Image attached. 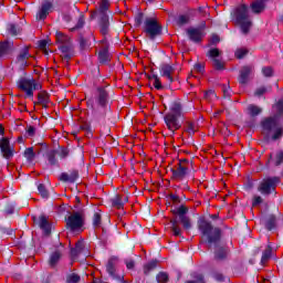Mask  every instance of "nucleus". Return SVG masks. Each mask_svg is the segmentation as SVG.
<instances>
[{
    "label": "nucleus",
    "instance_id": "nucleus-1",
    "mask_svg": "<svg viewBox=\"0 0 283 283\" xmlns=\"http://www.w3.org/2000/svg\"><path fill=\"white\" fill-rule=\"evenodd\" d=\"M182 117V105L176 101L170 104V112L164 117L167 128L171 134H176L177 129H180V118Z\"/></svg>",
    "mask_w": 283,
    "mask_h": 283
},
{
    "label": "nucleus",
    "instance_id": "nucleus-2",
    "mask_svg": "<svg viewBox=\"0 0 283 283\" xmlns=\"http://www.w3.org/2000/svg\"><path fill=\"white\" fill-rule=\"evenodd\" d=\"M18 90L24 92L27 98H34V92L43 90V85L39 78L31 75H23L17 81Z\"/></svg>",
    "mask_w": 283,
    "mask_h": 283
},
{
    "label": "nucleus",
    "instance_id": "nucleus-3",
    "mask_svg": "<svg viewBox=\"0 0 283 283\" xmlns=\"http://www.w3.org/2000/svg\"><path fill=\"white\" fill-rule=\"evenodd\" d=\"M233 17L240 25L241 32L243 34H249V30H251L252 25L251 20L249 19V8L244 4L238 7L233 12Z\"/></svg>",
    "mask_w": 283,
    "mask_h": 283
},
{
    "label": "nucleus",
    "instance_id": "nucleus-4",
    "mask_svg": "<svg viewBox=\"0 0 283 283\" xmlns=\"http://www.w3.org/2000/svg\"><path fill=\"white\" fill-rule=\"evenodd\" d=\"M199 230L208 241V244H216L220 240V230L213 229L211 223L205 219L199 220Z\"/></svg>",
    "mask_w": 283,
    "mask_h": 283
},
{
    "label": "nucleus",
    "instance_id": "nucleus-5",
    "mask_svg": "<svg viewBox=\"0 0 283 283\" xmlns=\"http://www.w3.org/2000/svg\"><path fill=\"white\" fill-rule=\"evenodd\" d=\"M107 10H109V0H101L96 14L99 19L102 34H107L109 30V15H107Z\"/></svg>",
    "mask_w": 283,
    "mask_h": 283
},
{
    "label": "nucleus",
    "instance_id": "nucleus-6",
    "mask_svg": "<svg viewBox=\"0 0 283 283\" xmlns=\"http://www.w3.org/2000/svg\"><path fill=\"white\" fill-rule=\"evenodd\" d=\"M264 132H272V140L282 138L283 129L280 126V116L270 117L262 123Z\"/></svg>",
    "mask_w": 283,
    "mask_h": 283
},
{
    "label": "nucleus",
    "instance_id": "nucleus-7",
    "mask_svg": "<svg viewBox=\"0 0 283 283\" xmlns=\"http://www.w3.org/2000/svg\"><path fill=\"white\" fill-rule=\"evenodd\" d=\"M30 59H32V55H30V50L25 46L19 53L13 64V70H17L18 72H25V70H28V65H30Z\"/></svg>",
    "mask_w": 283,
    "mask_h": 283
},
{
    "label": "nucleus",
    "instance_id": "nucleus-8",
    "mask_svg": "<svg viewBox=\"0 0 283 283\" xmlns=\"http://www.w3.org/2000/svg\"><path fill=\"white\" fill-rule=\"evenodd\" d=\"M187 165H189V161L184 159L177 164L176 168L171 169L172 180H178L180 182L189 178V166Z\"/></svg>",
    "mask_w": 283,
    "mask_h": 283
},
{
    "label": "nucleus",
    "instance_id": "nucleus-9",
    "mask_svg": "<svg viewBox=\"0 0 283 283\" xmlns=\"http://www.w3.org/2000/svg\"><path fill=\"white\" fill-rule=\"evenodd\" d=\"M55 38L57 43H61L60 50L63 53L64 60L70 61V59H72V45H70V36L57 32Z\"/></svg>",
    "mask_w": 283,
    "mask_h": 283
},
{
    "label": "nucleus",
    "instance_id": "nucleus-10",
    "mask_svg": "<svg viewBox=\"0 0 283 283\" xmlns=\"http://www.w3.org/2000/svg\"><path fill=\"white\" fill-rule=\"evenodd\" d=\"M83 224H85V220L83 219V214L78 212H74L66 219V227L71 231H81L83 229Z\"/></svg>",
    "mask_w": 283,
    "mask_h": 283
},
{
    "label": "nucleus",
    "instance_id": "nucleus-11",
    "mask_svg": "<svg viewBox=\"0 0 283 283\" xmlns=\"http://www.w3.org/2000/svg\"><path fill=\"white\" fill-rule=\"evenodd\" d=\"M147 78H153V85L156 90H163V83H172L174 77L171 76V72H164L161 73V80L158 78L157 75H149L148 73H145Z\"/></svg>",
    "mask_w": 283,
    "mask_h": 283
},
{
    "label": "nucleus",
    "instance_id": "nucleus-12",
    "mask_svg": "<svg viewBox=\"0 0 283 283\" xmlns=\"http://www.w3.org/2000/svg\"><path fill=\"white\" fill-rule=\"evenodd\" d=\"M279 182H280V179L277 177L265 178L261 181L259 186V191L263 196H269V193H271V190L275 189V185H277Z\"/></svg>",
    "mask_w": 283,
    "mask_h": 283
},
{
    "label": "nucleus",
    "instance_id": "nucleus-13",
    "mask_svg": "<svg viewBox=\"0 0 283 283\" xmlns=\"http://www.w3.org/2000/svg\"><path fill=\"white\" fill-rule=\"evenodd\" d=\"M145 32L150 39H154L160 34V25L156 20L147 19L145 21Z\"/></svg>",
    "mask_w": 283,
    "mask_h": 283
},
{
    "label": "nucleus",
    "instance_id": "nucleus-14",
    "mask_svg": "<svg viewBox=\"0 0 283 283\" xmlns=\"http://www.w3.org/2000/svg\"><path fill=\"white\" fill-rule=\"evenodd\" d=\"M50 12H52V1L45 0L44 2H42L41 7L39 8L35 14L36 21H45Z\"/></svg>",
    "mask_w": 283,
    "mask_h": 283
},
{
    "label": "nucleus",
    "instance_id": "nucleus-15",
    "mask_svg": "<svg viewBox=\"0 0 283 283\" xmlns=\"http://www.w3.org/2000/svg\"><path fill=\"white\" fill-rule=\"evenodd\" d=\"M186 32L189 40L193 43H200L205 38V31H202V28H189Z\"/></svg>",
    "mask_w": 283,
    "mask_h": 283
},
{
    "label": "nucleus",
    "instance_id": "nucleus-16",
    "mask_svg": "<svg viewBox=\"0 0 283 283\" xmlns=\"http://www.w3.org/2000/svg\"><path fill=\"white\" fill-rule=\"evenodd\" d=\"M0 149L2 151L3 158H12L14 156V148L10 146V140L8 138H2L0 140Z\"/></svg>",
    "mask_w": 283,
    "mask_h": 283
},
{
    "label": "nucleus",
    "instance_id": "nucleus-17",
    "mask_svg": "<svg viewBox=\"0 0 283 283\" xmlns=\"http://www.w3.org/2000/svg\"><path fill=\"white\" fill-rule=\"evenodd\" d=\"M106 271L113 280H117V282H123V274H118V270L116 269V263L114 259L109 260L106 265Z\"/></svg>",
    "mask_w": 283,
    "mask_h": 283
},
{
    "label": "nucleus",
    "instance_id": "nucleus-18",
    "mask_svg": "<svg viewBox=\"0 0 283 283\" xmlns=\"http://www.w3.org/2000/svg\"><path fill=\"white\" fill-rule=\"evenodd\" d=\"M208 55L210 56V59H212L213 61V66L216 67V70H224V62L220 61L218 57L220 56V50L218 49H211L208 52Z\"/></svg>",
    "mask_w": 283,
    "mask_h": 283
},
{
    "label": "nucleus",
    "instance_id": "nucleus-19",
    "mask_svg": "<svg viewBox=\"0 0 283 283\" xmlns=\"http://www.w3.org/2000/svg\"><path fill=\"white\" fill-rule=\"evenodd\" d=\"M266 1L269 0H255L254 2H252V12H254V14H260V12H263L264 8H266Z\"/></svg>",
    "mask_w": 283,
    "mask_h": 283
},
{
    "label": "nucleus",
    "instance_id": "nucleus-20",
    "mask_svg": "<svg viewBox=\"0 0 283 283\" xmlns=\"http://www.w3.org/2000/svg\"><path fill=\"white\" fill-rule=\"evenodd\" d=\"M107 103V91L105 87L97 88V104L104 107Z\"/></svg>",
    "mask_w": 283,
    "mask_h": 283
},
{
    "label": "nucleus",
    "instance_id": "nucleus-21",
    "mask_svg": "<svg viewBox=\"0 0 283 283\" xmlns=\"http://www.w3.org/2000/svg\"><path fill=\"white\" fill-rule=\"evenodd\" d=\"M76 178H78L77 172H64L60 176V180H62V182H76Z\"/></svg>",
    "mask_w": 283,
    "mask_h": 283
},
{
    "label": "nucleus",
    "instance_id": "nucleus-22",
    "mask_svg": "<svg viewBox=\"0 0 283 283\" xmlns=\"http://www.w3.org/2000/svg\"><path fill=\"white\" fill-rule=\"evenodd\" d=\"M39 227L44 233H50V231H52V226H50V222L45 217H40Z\"/></svg>",
    "mask_w": 283,
    "mask_h": 283
},
{
    "label": "nucleus",
    "instance_id": "nucleus-23",
    "mask_svg": "<svg viewBox=\"0 0 283 283\" xmlns=\"http://www.w3.org/2000/svg\"><path fill=\"white\" fill-rule=\"evenodd\" d=\"M127 197H120L118 195H116L113 199V207H117V209H122L123 205H125V202H127Z\"/></svg>",
    "mask_w": 283,
    "mask_h": 283
},
{
    "label": "nucleus",
    "instance_id": "nucleus-24",
    "mask_svg": "<svg viewBox=\"0 0 283 283\" xmlns=\"http://www.w3.org/2000/svg\"><path fill=\"white\" fill-rule=\"evenodd\" d=\"M249 116H259V114H262V108L260 106H255L253 104L249 105L248 108Z\"/></svg>",
    "mask_w": 283,
    "mask_h": 283
},
{
    "label": "nucleus",
    "instance_id": "nucleus-25",
    "mask_svg": "<svg viewBox=\"0 0 283 283\" xmlns=\"http://www.w3.org/2000/svg\"><path fill=\"white\" fill-rule=\"evenodd\" d=\"M99 63H107L109 61V52L107 51V48H104L98 53Z\"/></svg>",
    "mask_w": 283,
    "mask_h": 283
},
{
    "label": "nucleus",
    "instance_id": "nucleus-26",
    "mask_svg": "<svg viewBox=\"0 0 283 283\" xmlns=\"http://www.w3.org/2000/svg\"><path fill=\"white\" fill-rule=\"evenodd\" d=\"M59 260H61V252L59 251L53 252L50 256V265L56 266V264L59 263Z\"/></svg>",
    "mask_w": 283,
    "mask_h": 283
},
{
    "label": "nucleus",
    "instance_id": "nucleus-27",
    "mask_svg": "<svg viewBox=\"0 0 283 283\" xmlns=\"http://www.w3.org/2000/svg\"><path fill=\"white\" fill-rule=\"evenodd\" d=\"M7 30L12 36H17V34L21 33V28L17 27L15 24H9Z\"/></svg>",
    "mask_w": 283,
    "mask_h": 283
},
{
    "label": "nucleus",
    "instance_id": "nucleus-28",
    "mask_svg": "<svg viewBox=\"0 0 283 283\" xmlns=\"http://www.w3.org/2000/svg\"><path fill=\"white\" fill-rule=\"evenodd\" d=\"M34 148L29 147L24 150V158H27L29 163H32V160H34Z\"/></svg>",
    "mask_w": 283,
    "mask_h": 283
},
{
    "label": "nucleus",
    "instance_id": "nucleus-29",
    "mask_svg": "<svg viewBox=\"0 0 283 283\" xmlns=\"http://www.w3.org/2000/svg\"><path fill=\"white\" fill-rule=\"evenodd\" d=\"M174 213H175L176 216H179V220L182 219V218H187V216H185V214L187 213V208L184 207V206H181V207H179V208H176V209L174 210Z\"/></svg>",
    "mask_w": 283,
    "mask_h": 283
},
{
    "label": "nucleus",
    "instance_id": "nucleus-30",
    "mask_svg": "<svg viewBox=\"0 0 283 283\" xmlns=\"http://www.w3.org/2000/svg\"><path fill=\"white\" fill-rule=\"evenodd\" d=\"M271 247H268V249L263 252L261 258V264H266V261L271 258Z\"/></svg>",
    "mask_w": 283,
    "mask_h": 283
},
{
    "label": "nucleus",
    "instance_id": "nucleus-31",
    "mask_svg": "<svg viewBox=\"0 0 283 283\" xmlns=\"http://www.w3.org/2000/svg\"><path fill=\"white\" fill-rule=\"evenodd\" d=\"M83 241H77V243L75 244V248L73 250H71L72 255H78V253H81L83 251Z\"/></svg>",
    "mask_w": 283,
    "mask_h": 283
},
{
    "label": "nucleus",
    "instance_id": "nucleus-32",
    "mask_svg": "<svg viewBox=\"0 0 283 283\" xmlns=\"http://www.w3.org/2000/svg\"><path fill=\"white\" fill-rule=\"evenodd\" d=\"M186 132H187V134H189V136H193V134H196V132H198V126H196V124H193V123H188V125L186 127Z\"/></svg>",
    "mask_w": 283,
    "mask_h": 283
},
{
    "label": "nucleus",
    "instance_id": "nucleus-33",
    "mask_svg": "<svg viewBox=\"0 0 283 283\" xmlns=\"http://www.w3.org/2000/svg\"><path fill=\"white\" fill-rule=\"evenodd\" d=\"M38 101L41 105L45 107L48 105V102L50 101V97L48 96V94L41 93L38 96Z\"/></svg>",
    "mask_w": 283,
    "mask_h": 283
},
{
    "label": "nucleus",
    "instance_id": "nucleus-34",
    "mask_svg": "<svg viewBox=\"0 0 283 283\" xmlns=\"http://www.w3.org/2000/svg\"><path fill=\"white\" fill-rule=\"evenodd\" d=\"M171 229H172L174 235L182 234V230L178 227V222L176 220L171 221Z\"/></svg>",
    "mask_w": 283,
    "mask_h": 283
},
{
    "label": "nucleus",
    "instance_id": "nucleus-35",
    "mask_svg": "<svg viewBox=\"0 0 283 283\" xmlns=\"http://www.w3.org/2000/svg\"><path fill=\"white\" fill-rule=\"evenodd\" d=\"M93 227H95V229L101 227V211H97V212L94 213V216H93Z\"/></svg>",
    "mask_w": 283,
    "mask_h": 283
},
{
    "label": "nucleus",
    "instance_id": "nucleus-36",
    "mask_svg": "<svg viewBox=\"0 0 283 283\" xmlns=\"http://www.w3.org/2000/svg\"><path fill=\"white\" fill-rule=\"evenodd\" d=\"M248 54H249V50H247V49H244V48L238 49V50L235 51V56H237L238 59H244Z\"/></svg>",
    "mask_w": 283,
    "mask_h": 283
},
{
    "label": "nucleus",
    "instance_id": "nucleus-37",
    "mask_svg": "<svg viewBox=\"0 0 283 283\" xmlns=\"http://www.w3.org/2000/svg\"><path fill=\"white\" fill-rule=\"evenodd\" d=\"M39 48H40V50H42L43 54H45V55L49 54V51H48V40L39 41Z\"/></svg>",
    "mask_w": 283,
    "mask_h": 283
},
{
    "label": "nucleus",
    "instance_id": "nucleus-38",
    "mask_svg": "<svg viewBox=\"0 0 283 283\" xmlns=\"http://www.w3.org/2000/svg\"><path fill=\"white\" fill-rule=\"evenodd\" d=\"M180 222L184 226V229H191V221L188 217H181Z\"/></svg>",
    "mask_w": 283,
    "mask_h": 283
},
{
    "label": "nucleus",
    "instance_id": "nucleus-39",
    "mask_svg": "<svg viewBox=\"0 0 283 283\" xmlns=\"http://www.w3.org/2000/svg\"><path fill=\"white\" fill-rule=\"evenodd\" d=\"M187 23H189V17L187 15H180L177 19V25H187Z\"/></svg>",
    "mask_w": 283,
    "mask_h": 283
},
{
    "label": "nucleus",
    "instance_id": "nucleus-40",
    "mask_svg": "<svg viewBox=\"0 0 283 283\" xmlns=\"http://www.w3.org/2000/svg\"><path fill=\"white\" fill-rule=\"evenodd\" d=\"M38 191L42 196V198H48V190L45 189V186H43V184L38 185Z\"/></svg>",
    "mask_w": 283,
    "mask_h": 283
},
{
    "label": "nucleus",
    "instance_id": "nucleus-41",
    "mask_svg": "<svg viewBox=\"0 0 283 283\" xmlns=\"http://www.w3.org/2000/svg\"><path fill=\"white\" fill-rule=\"evenodd\" d=\"M81 282V276L77 274H71L67 276V283H78Z\"/></svg>",
    "mask_w": 283,
    "mask_h": 283
},
{
    "label": "nucleus",
    "instance_id": "nucleus-42",
    "mask_svg": "<svg viewBox=\"0 0 283 283\" xmlns=\"http://www.w3.org/2000/svg\"><path fill=\"white\" fill-rule=\"evenodd\" d=\"M167 280H169V276L165 272H160L157 275V282H159V283H165V282H167Z\"/></svg>",
    "mask_w": 283,
    "mask_h": 283
},
{
    "label": "nucleus",
    "instance_id": "nucleus-43",
    "mask_svg": "<svg viewBox=\"0 0 283 283\" xmlns=\"http://www.w3.org/2000/svg\"><path fill=\"white\" fill-rule=\"evenodd\" d=\"M151 269H156V261H151L148 264H146L144 266V273H149V271H151Z\"/></svg>",
    "mask_w": 283,
    "mask_h": 283
},
{
    "label": "nucleus",
    "instance_id": "nucleus-44",
    "mask_svg": "<svg viewBox=\"0 0 283 283\" xmlns=\"http://www.w3.org/2000/svg\"><path fill=\"white\" fill-rule=\"evenodd\" d=\"M247 81H249V72L241 73L239 76V83L244 85V83H247Z\"/></svg>",
    "mask_w": 283,
    "mask_h": 283
},
{
    "label": "nucleus",
    "instance_id": "nucleus-45",
    "mask_svg": "<svg viewBox=\"0 0 283 283\" xmlns=\"http://www.w3.org/2000/svg\"><path fill=\"white\" fill-rule=\"evenodd\" d=\"M176 70H180L176 66H171L169 64H164L161 67V72H176Z\"/></svg>",
    "mask_w": 283,
    "mask_h": 283
},
{
    "label": "nucleus",
    "instance_id": "nucleus-46",
    "mask_svg": "<svg viewBox=\"0 0 283 283\" xmlns=\"http://www.w3.org/2000/svg\"><path fill=\"white\" fill-rule=\"evenodd\" d=\"M8 54V42L0 43V56Z\"/></svg>",
    "mask_w": 283,
    "mask_h": 283
},
{
    "label": "nucleus",
    "instance_id": "nucleus-47",
    "mask_svg": "<svg viewBox=\"0 0 283 283\" xmlns=\"http://www.w3.org/2000/svg\"><path fill=\"white\" fill-rule=\"evenodd\" d=\"M57 155L60 156V158H67V156H70V150H67L66 148H61L57 151Z\"/></svg>",
    "mask_w": 283,
    "mask_h": 283
},
{
    "label": "nucleus",
    "instance_id": "nucleus-48",
    "mask_svg": "<svg viewBox=\"0 0 283 283\" xmlns=\"http://www.w3.org/2000/svg\"><path fill=\"white\" fill-rule=\"evenodd\" d=\"M218 43H220V36L218 34H212L210 38V44L216 45Z\"/></svg>",
    "mask_w": 283,
    "mask_h": 283
},
{
    "label": "nucleus",
    "instance_id": "nucleus-49",
    "mask_svg": "<svg viewBox=\"0 0 283 283\" xmlns=\"http://www.w3.org/2000/svg\"><path fill=\"white\" fill-rule=\"evenodd\" d=\"M282 160H283V151H279L275 155V165H282Z\"/></svg>",
    "mask_w": 283,
    "mask_h": 283
},
{
    "label": "nucleus",
    "instance_id": "nucleus-50",
    "mask_svg": "<svg viewBox=\"0 0 283 283\" xmlns=\"http://www.w3.org/2000/svg\"><path fill=\"white\" fill-rule=\"evenodd\" d=\"M252 205H253L254 207H258V205H262V197H260V196H254V197H253Z\"/></svg>",
    "mask_w": 283,
    "mask_h": 283
},
{
    "label": "nucleus",
    "instance_id": "nucleus-51",
    "mask_svg": "<svg viewBox=\"0 0 283 283\" xmlns=\"http://www.w3.org/2000/svg\"><path fill=\"white\" fill-rule=\"evenodd\" d=\"M83 25H85V18L80 17L75 29L78 30L80 28H83Z\"/></svg>",
    "mask_w": 283,
    "mask_h": 283
},
{
    "label": "nucleus",
    "instance_id": "nucleus-52",
    "mask_svg": "<svg viewBox=\"0 0 283 283\" xmlns=\"http://www.w3.org/2000/svg\"><path fill=\"white\" fill-rule=\"evenodd\" d=\"M223 96L226 98H229V96H231V88L230 87H227V86L223 87Z\"/></svg>",
    "mask_w": 283,
    "mask_h": 283
},
{
    "label": "nucleus",
    "instance_id": "nucleus-53",
    "mask_svg": "<svg viewBox=\"0 0 283 283\" xmlns=\"http://www.w3.org/2000/svg\"><path fill=\"white\" fill-rule=\"evenodd\" d=\"M276 109L280 114H283V99L277 102Z\"/></svg>",
    "mask_w": 283,
    "mask_h": 283
},
{
    "label": "nucleus",
    "instance_id": "nucleus-54",
    "mask_svg": "<svg viewBox=\"0 0 283 283\" xmlns=\"http://www.w3.org/2000/svg\"><path fill=\"white\" fill-rule=\"evenodd\" d=\"M219 251H220V253H217L216 256L219 260H222V258H224V255H227V251H224V249H220Z\"/></svg>",
    "mask_w": 283,
    "mask_h": 283
},
{
    "label": "nucleus",
    "instance_id": "nucleus-55",
    "mask_svg": "<svg viewBox=\"0 0 283 283\" xmlns=\"http://www.w3.org/2000/svg\"><path fill=\"white\" fill-rule=\"evenodd\" d=\"M187 283H205L202 275H199L196 281H188Z\"/></svg>",
    "mask_w": 283,
    "mask_h": 283
},
{
    "label": "nucleus",
    "instance_id": "nucleus-56",
    "mask_svg": "<svg viewBox=\"0 0 283 283\" xmlns=\"http://www.w3.org/2000/svg\"><path fill=\"white\" fill-rule=\"evenodd\" d=\"M36 132V129L32 126H30L28 129H27V134L28 136H34V133Z\"/></svg>",
    "mask_w": 283,
    "mask_h": 283
},
{
    "label": "nucleus",
    "instance_id": "nucleus-57",
    "mask_svg": "<svg viewBox=\"0 0 283 283\" xmlns=\"http://www.w3.org/2000/svg\"><path fill=\"white\" fill-rule=\"evenodd\" d=\"M265 92H266V88L260 87L256 90L255 96H262V94H264Z\"/></svg>",
    "mask_w": 283,
    "mask_h": 283
},
{
    "label": "nucleus",
    "instance_id": "nucleus-58",
    "mask_svg": "<svg viewBox=\"0 0 283 283\" xmlns=\"http://www.w3.org/2000/svg\"><path fill=\"white\" fill-rule=\"evenodd\" d=\"M195 70H196L197 72H202V70H205V65H202V64H200V63H197V64L195 65Z\"/></svg>",
    "mask_w": 283,
    "mask_h": 283
},
{
    "label": "nucleus",
    "instance_id": "nucleus-59",
    "mask_svg": "<svg viewBox=\"0 0 283 283\" xmlns=\"http://www.w3.org/2000/svg\"><path fill=\"white\" fill-rule=\"evenodd\" d=\"M126 266H127V269H133L134 268V261H132V260L126 261Z\"/></svg>",
    "mask_w": 283,
    "mask_h": 283
},
{
    "label": "nucleus",
    "instance_id": "nucleus-60",
    "mask_svg": "<svg viewBox=\"0 0 283 283\" xmlns=\"http://www.w3.org/2000/svg\"><path fill=\"white\" fill-rule=\"evenodd\" d=\"M136 22L138 24L143 23V13H139L138 17L136 18Z\"/></svg>",
    "mask_w": 283,
    "mask_h": 283
},
{
    "label": "nucleus",
    "instance_id": "nucleus-61",
    "mask_svg": "<svg viewBox=\"0 0 283 283\" xmlns=\"http://www.w3.org/2000/svg\"><path fill=\"white\" fill-rule=\"evenodd\" d=\"M213 97V96H216V92H213V91H208L207 93H206V97Z\"/></svg>",
    "mask_w": 283,
    "mask_h": 283
},
{
    "label": "nucleus",
    "instance_id": "nucleus-62",
    "mask_svg": "<svg viewBox=\"0 0 283 283\" xmlns=\"http://www.w3.org/2000/svg\"><path fill=\"white\" fill-rule=\"evenodd\" d=\"M263 74L266 78H271V76H273V72H265Z\"/></svg>",
    "mask_w": 283,
    "mask_h": 283
},
{
    "label": "nucleus",
    "instance_id": "nucleus-63",
    "mask_svg": "<svg viewBox=\"0 0 283 283\" xmlns=\"http://www.w3.org/2000/svg\"><path fill=\"white\" fill-rule=\"evenodd\" d=\"M49 161L51 163V165H55L56 160L54 159L53 156L49 157Z\"/></svg>",
    "mask_w": 283,
    "mask_h": 283
},
{
    "label": "nucleus",
    "instance_id": "nucleus-64",
    "mask_svg": "<svg viewBox=\"0 0 283 283\" xmlns=\"http://www.w3.org/2000/svg\"><path fill=\"white\" fill-rule=\"evenodd\" d=\"M263 72H273V67L268 66V67L263 69Z\"/></svg>",
    "mask_w": 283,
    "mask_h": 283
}]
</instances>
